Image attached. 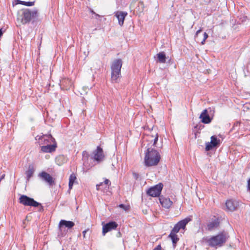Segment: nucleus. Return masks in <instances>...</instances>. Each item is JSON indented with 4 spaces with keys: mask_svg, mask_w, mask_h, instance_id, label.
I'll return each mask as SVG.
<instances>
[{
    "mask_svg": "<svg viewBox=\"0 0 250 250\" xmlns=\"http://www.w3.org/2000/svg\"><path fill=\"white\" fill-rule=\"evenodd\" d=\"M109 180L105 179L103 182L100 183L99 184L96 185L97 189L101 190L106 195L108 194L109 185H108Z\"/></svg>",
    "mask_w": 250,
    "mask_h": 250,
    "instance_id": "nucleus-12",
    "label": "nucleus"
},
{
    "mask_svg": "<svg viewBox=\"0 0 250 250\" xmlns=\"http://www.w3.org/2000/svg\"><path fill=\"white\" fill-rule=\"evenodd\" d=\"M158 134H157L156 135V137H155V138L154 139V140H153V146H156V144L158 141Z\"/></svg>",
    "mask_w": 250,
    "mask_h": 250,
    "instance_id": "nucleus-32",
    "label": "nucleus"
},
{
    "mask_svg": "<svg viewBox=\"0 0 250 250\" xmlns=\"http://www.w3.org/2000/svg\"><path fill=\"white\" fill-rule=\"evenodd\" d=\"M87 231H88V229H86L83 231V236L84 237H85V234Z\"/></svg>",
    "mask_w": 250,
    "mask_h": 250,
    "instance_id": "nucleus-36",
    "label": "nucleus"
},
{
    "mask_svg": "<svg viewBox=\"0 0 250 250\" xmlns=\"http://www.w3.org/2000/svg\"><path fill=\"white\" fill-rule=\"evenodd\" d=\"M121 59L115 60L110 67L111 70V79L113 82L117 83L120 80L121 77V69L122 66Z\"/></svg>",
    "mask_w": 250,
    "mask_h": 250,
    "instance_id": "nucleus-4",
    "label": "nucleus"
},
{
    "mask_svg": "<svg viewBox=\"0 0 250 250\" xmlns=\"http://www.w3.org/2000/svg\"><path fill=\"white\" fill-rule=\"evenodd\" d=\"M163 188V185L159 183L153 187L150 188L147 191L146 193L152 197H158L160 196Z\"/></svg>",
    "mask_w": 250,
    "mask_h": 250,
    "instance_id": "nucleus-6",
    "label": "nucleus"
},
{
    "mask_svg": "<svg viewBox=\"0 0 250 250\" xmlns=\"http://www.w3.org/2000/svg\"><path fill=\"white\" fill-rule=\"evenodd\" d=\"M103 225V230L102 234L103 235H105V234L109 231V222L104 223V222H102Z\"/></svg>",
    "mask_w": 250,
    "mask_h": 250,
    "instance_id": "nucleus-25",
    "label": "nucleus"
},
{
    "mask_svg": "<svg viewBox=\"0 0 250 250\" xmlns=\"http://www.w3.org/2000/svg\"><path fill=\"white\" fill-rule=\"evenodd\" d=\"M92 13L95 14V12L93 11H92Z\"/></svg>",
    "mask_w": 250,
    "mask_h": 250,
    "instance_id": "nucleus-40",
    "label": "nucleus"
},
{
    "mask_svg": "<svg viewBox=\"0 0 250 250\" xmlns=\"http://www.w3.org/2000/svg\"><path fill=\"white\" fill-rule=\"evenodd\" d=\"M34 171L35 169L33 166L32 165H29L28 170L25 172L27 181H29L30 179L33 176Z\"/></svg>",
    "mask_w": 250,
    "mask_h": 250,
    "instance_id": "nucleus-21",
    "label": "nucleus"
},
{
    "mask_svg": "<svg viewBox=\"0 0 250 250\" xmlns=\"http://www.w3.org/2000/svg\"><path fill=\"white\" fill-rule=\"evenodd\" d=\"M19 13L22 24L29 23L31 21L33 22L38 17V12L36 8L34 9L24 8Z\"/></svg>",
    "mask_w": 250,
    "mask_h": 250,
    "instance_id": "nucleus-2",
    "label": "nucleus"
},
{
    "mask_svg": "<svg viewBox=\"0 0 250 250\" xmlns=\"http://www.w3.org/2000/svg\"><path fill=\"white\" fill-rule=\"evenodd\" d=\"M119 207L120 208H123L125 211H127L129 209V206H125L124 204H120L119 205Z\"/></svg>",
    "mask_w": 250,
    "mask_h": 250,
    "instance_id": "nucleus-30",
    "label": "nucleus"
},
{
    "mask_svg": "<svg viewBox=\"0 0 250 250\" xmlns=\"http://www.w3.org/2000/svg\"><path fill=\"white\" fill-rule=\"evenodd\" d=\"M210 142H208L206 145V150L209 151L214 147L218 146L220 143V140L218 139L215 136H212L210 138Z\"/></svg>",
    "mask_w": 250,
    "mask_h": 250,
    "instance_id": "nucleus-10",
    "label": "nucleus"
},
{
    "mask_svg": "<svg viewBox=\"0 0 250 250\" xmlns=\"http://www.w3.org/2000/svg\"><path fill=\"white\" fill-rule=\"evenodd\" d=\"M83 160L84 161L83 165L86 167V162L85 161V159H87L88 157V154L85 151H83Z\"/></svg>",
    "mask_w": 250,
    "mask_h": 250,
    "instance_id": "nucleus-29",
    "label": "nucleus"
},
{
    "mask_svg": "<svg viewBox=\"0 0 250 250\" xmlns=\"http://www.w3.org/2000/svg\"><path fill=\"white\" fill-rule=\"evenodd\" d=\"M159 201L162 206L166 208H169L172 204V202L171 201L169 198L163 196L160 197Z\"/></svg>",
    "mask_w": 250,
    "mask_h": 250,
    "instance_id": "nucleus-19",
    "label": "nucleus"
},
{
    "mask_svg": "<svg viewBox=\"0 0 250 250\" xmlns=\"http://www.w3.org/2000/svg\"><path fill=\"white\" fill-rule=\"evenodd\" d=\"M77 178L76 175L74 173H72L69 178V189H71L72 188V187L73 186V185L74 183L75 182V181L76 180Z\"/></svg>",
    "mask_w": 250,
    "mask_h": 250,
    "instance_id": "nucleus-24",
    "label": "nucleus"
},
{
    "mask_svg": "<svg viewBox=\"0 0 250 250\" xmlns=\"http://www.w3.org/2000/svg\"><path fill=\"white\" fill-rule=\"evenodd\" d=\"M133 175H134V176H135V177L136 178H137V174H136V173H133Z\"/></svg>",
    "mask_w": 250,
    "mask_h": 250,
    "instance_id": "nucleus-38",
    "label": "nucleus"
},
{
    "mask_svg": "<svg viewBox=\"0 0 250 250\" xmlns=\"http://www.w3.org/2000/svg\"><path fill=\"white\" fill-rule=\"evenodd\" d=\"M153 250H164L162 249L160 245L157 246Z\"/></svg>",
    "mask_w": 250,
    "mask_h": 250,
    "instance_id": "nucleus-34",
    "label": "nucleus"
},
{
    "mask_svg": "<svg viewBox=\"0 0 250 250\" xmlns=\"http://www.w3.org/2000/svg\"><path fill=\"white\" fill-rule=\"evenodd\" d=\"M17 4H21L26 6H32L34 5L35 1H25L20 0H17Z\"/></svg>",
    "mask_w": 250,
    "mask_h": 250,
    "instance_id": "nucleus-27",
    "label": "nucleus"
},
{
    "mask_svg": "<svg viewBox=\"0 0 250 250\" xmlns=\"http://www.w3.org/2000/svg\"><path fill=\"white\" fill-rule=\"evenodd\" d=\"M191 220L189 217H187L184 219L180 221L176 224L180 228V229H184L187 224Z\"/></svg>",
    "mask_w": 250,
    "mask_h": 250,
    "instance_id": "nucleus-22",
    "label": "nucleus"
},
{
    "mask_svg": "<svg viewBox=\"0 0 250 250\" xmlns=\"http://www.w3.org/2000/svg\"><path fill=\"white\" fill-rule=\"evenodd\" d=\"M115 16L118 19V23L120 26L124 24L125 17L127 16V13L124 11H118L114 13Z\"/></svg>",
    "mask_w": 250,
    "mask_h": 250,
    "instance_id": "nucleus-16",
    "label": "nucleus"
},
{
    "mask_svg": "<svg viewBox=\"0 0 250 250\" xmlns=\"http://www.w3.org/2000/svg\"><path fill=\"white\" fill-rule=\"evenodd\" d=\"M202 32V29H200L199 30H198L196 33V34H195V37L196 38H198V35L199 34Z\"/></svg>",
    "mask_w": 250,
    "mask_h": 250,
    "instance_id": "nucleus-33",
    "label": "nucleus"
},
{
    "mask_svg": "<svg viewBox=\"0 0 250 250\" xmlns=\"http://www.w3.org/2000/svg\"><path fill=\"white\" fill-rule=\"evenodd\" d=\"M19 203L24 206H30L33 207H40L39 211L43 210V207L40 203L35 201L33 198L25 195H21L19 198Z\"/></svg>",
    "mask_w": 250,
    "mask_h": 250,
    "instance_id": "nucleus-5",
    "label": "nucleus"
},
{
    "mask_svg": "<svg viewBox=\"0 0 250 250\" xmlns=\"http://www.w3.org/2000/svg\"><path fill=\"white\" fill-rule=\"evenodd\" d=\"M240 203L236 200H228L226 202V210L233 211L236 210L240 206Z\"/></svg>",
    "mask_w": 250,
    "mask_h": 250,
    "instance_id": "nucleus-9",
    "label": "nucleus"
},
{
    "mask_svg": "<svg viewBox=\"0 0 250 250\" xmlns=\"http://www.w3.org/2000/svg\"><path fill=\"white\" fill-rule=\"evenodd\" d=\"M248 188L250 190V179L248 182Z\"/></svg>",
    "mask_w": 250,
    "mask_h": 250,
    "instance_id": "nucleus-37",
    "label": "nucleus"
},
{
    "mask_svg": "<svg viewBox=\"0 0 250 250\" xmlns=\"http://www.w3.org/2000/svg\"><path fill=\"white\" fill-rule=\"evenodd\" d=\"M161 156L159 152L154 148H147L144 158L145 165L146 167L157 166L160 162Z\"/></svg>",
    "mask_w": 250,
    "mask_h": 250,
    "instance_id": "nucleus-1",
    "label": "nucleus"
},
{
    "mask_svg": "<svg viewBox=\"0 0 250 250\" xmlns=\"http://www.w3.org/2000/svg\"><path fill=\"white\" fill-rule=\"evenodd\" d=\"M4 175H2V176H1V177H0V180H1V179H3V178H4Z\"/></svg>",
    "mask_w": 250,
    "mask_h": 250,
    "instance_id": "nucleus-39",
    "label": "nucleus"
},
{
    "mask_svg": "<svg viewBox=\"0 0 250 250\" xmlns=\"http://www.w3.org/2000/svg\"><path fill=\"white\" fill-rule=\"evenodd\" d=\"M74 226L75 223L73 221L65 220H61L59 223V228L61 230H62L63 227L66 228L68 229H71Z\"/></svg>",
    "mask_w": 250,
    "mask_h": 250,
    "instance_id": "nucleus-17",
    "label": "nucleus"
},
{
    "mask_svg": "<svg viewBox=\"0 0 250 250\" xmlns=\"http://www.w3.org/2000/svg\"><path fill=\"white\" fill-rule=\"evenodd\" d=\"M93 155L91 158L98 162L102 161L104 157L103 149L99 146L93 152Z\"/></svg>",
    "mask_w": 250,
    "mask_h": 250,
    "instance_id": "nucleus-11",
    "label": "nucleus"
},
{
    "mask_svg": "<svg viewBox=\"0 0 250 250\" xmlns=\"http://www.w3.org/2000/svg\"><path fill=\"white\" fill-rule=\"evenodd\" d=\"M158 62L160 63H165L166 62V54L164 52H159L157 54Z\"/></svg>",
    "mask_w": 250,
    "mask_h": 250,
    "instance_id": "nucleus-23",
    "label": "nucleus"
},
{
    "mask_svg": "<svg viewBox=\"0 0 250 250\" xmlns=\"http://www.w3.org/2000/svg\"><path fill=\"white\" fill-rule=\"evenodd\" d=\"M42 181L46 183L50 187H52L55 184L54 179L47 172L42 171L38 174Z\"/></svg>",
    "mask_w": 250,
    "mask_h": 250,
    "instance_id": "nucleus-8",
    "label": "nucleus"
},
{
    "mask_svg": "<svg viewBox=\"0 0 250 250\" xmlns=\"http://www.w3.org/2000/svg\"><path fill=\"white\" fill-rule=\"evenodd\" d=\"M4 30H3L2 28H0V38L1 37V36H2L3 34V32H4Z\"/></svg>",
    "mask_w": 250,
    "mask_h": 250,
    "instance_id": "nucleus-35",
    "label": "nucleus"
},
{
    "mask_svg": "<svg viewBox=\"0 0 250 250\" xmlns=\"http://www.w3.org/2000/svg\"><path fill=\"white\" fill-rule=\"evenodd\" d=\"M208 38V35L207 34V33L205 32L204 33V38H203V40L201 41V44L202 45L204 44L205 41Z\"/></svg>",
    "mask_w": 250,
    "mask_h": 250,
    "instance_id": "nucleus-31",
    "label": "nucleus"
},
{
    "mask_svg": "<svg viewBox=\"0 0 250 250\" xmlns=\"http://www.w3.org/2000/svg\"><path fill=\"white\" fill-rule=\"evenodd\" d=\"M118 224L114 222L110 221V235H115L116 237H120L121 233L120 228L117 229Z\"/></svg>",
    "mask_w": 250,
    "mask_h": 250,
    "instance_id": "nucleus-13",
    "label": "nucleus"
},
{
    "mask_svg": "<svg viewBox=\"0 0 250 250\" xmlns=\"http://www.w3.org/2000/svg\"><path fill=\"white\" fill-rule=\"evenodd\" d=\"M169 237L171 238L173 243V247L175 248V244L179 240V238H178L177 235L176 234L170 233L169 235Z\"/></svg>",
    "mask_w": 250,
    "mask_h": 250,
    "instance_id": "nucleus-26",
    "label": "nucleus"
},
{
    "mask_svg": "<svg viewBox=\"0 0 250 250\" xmlns=\"http://www.w3.org/2000/svg\"><path fill=\"white\" fill-rule=\"evenodd\" d=\"M228 233L224 231L221 232L216 236H213L208 239L207 242L209 246L212 247L221 246L229 238Z\"/></svg>",
    "mask_w": 250,
    "mask_h": 250,
    "instance_id": "nucleus-3",
    "label": "nucleus"
},
{
    "mask_svg": "<svg viewBox=\"0 0 250 250\" xmlns=\"http://www.w3.org/2000/svg\"><path fill=\"white\" fill-rule=\"evenodd\" d=\"M57 147V143L54 142L52 144H47L41 147V150L44 153H52L55 151Z\"/></svg>",
    "mask_w": 250,
    "mask_h": 250,
    "instance_id": "nucleus-14",
    "label": "nucleus"
},
{
    "mask_svg": "<svg viewBox=\"0 0 250 250\" xmlns=\"http://www.w3.org/2000/svg\"><path fill=\"white\" fill-rule=\"evenodd\" d=\"M35 139L36 140L38 139L39 140V143L40 145H46L47 144H51V143L53 144L54 142H56L55 139L51 134L43 135L42 136H37Z\"/></svg>",
    "mask_w": 250,
    "mask_h": 250,
    "instance_id": "nucleus-7",
    "label": "nucleus"
},
{
    "mask_svg": "<svg viewBox=\"0 0 250 250\" xmlns=\"http://www.w3.org/2000/svg\"><path fill=\"white\" fill-rule=\"evenodd\" d=\"M60 85L62 89L67 90L72 87L73 82L68 78H63L61 81Z\"/></svg>",
    "mask_w": 250,
    "mask_h": 250,
    "instance_id": "nucleus-15",
    "label": "nucleus"
},
{
    "mask_svg": "<svg viewBox=\"0 0 250 250\" xmlns=\"http://www.w3.org/2000/svg\"><path fill=\"white\" fill-rule=\"evenodd\" d=\"M201 122L204 124H209L211 122L212 118L210 117L207 109L204 110L200 116Z\"/></svg>",
    "mask_w": 250,
    "mask_h": 250,
    "instance_id": "nucleus-18",
    "label": "nucleus"
},
{
    "mask_svg": "<svg viewBox=\"0 0 250 250\" xmlns=\"http://www.w3.org/2000/svg\"><path fill=\"white\" fill-rule=\"evenodd\" d=\"M180 229V228L178 227V225H177V224H176L174 226V228L171 230V231L170 233L176 234V233L179 232Z\"/></svg>",
    "mask_w": 250,
    "mask_h": 250,
    "instance_id": "nucleus-28",
    "label": "nucleus"
},
{
    "mask_svg": "<svg viewBox=\"0 0 250 250\" xmlns=\"http://www.w3.org/2000/svg\"><path fill=\"white\" fill-rule=\"evenodd\" d=\"M219 226V222L218 219H214V220L209 222L207 225V229L208 230L211 231L216 228Z\"/></svg>",
    "mask_w": 250,
    "mask_h": 250,
    "instance_id": "nucleus-20",
    "label": "nucleus"
}]
</instances>
